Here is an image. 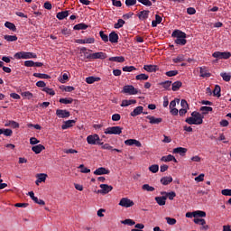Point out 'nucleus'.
<instances>
[{"mask_svg": "<svg viewBox=\"0 0 231 231\" xmlns=\"http://www.w3.org/2000/svg\"><path fill=\"white\" fill-rule=\"evenodd\" d=\"M171 37L175 39V44H179V46H185V44H187V33H185L183 31H173Z\"/></svg>", "mask_w": 231, "mask_h": 231, "instance_id": "obj_1", "label": "nucleus"}, {"mask_svg": "<svg viewBox=\"0 0 231 231\" xmlns=\"http://www.w3.org/2000/svg\"><path fill=\"white\" fill-rule=\"evenodd\" d=\"M14 59H37V54L33 52L20 51L14 54Z\"/></svg>", "mask_w": 231, "mask_h": 231, "instance_id": "obj_2", "label": "nucleus"}, {"mask_svg": "<svg viewBox=\"0 0 231 231\" xmlns=\"http://www.w3.org/2000/svg\"><path fill=\"white\" fill-rule=\"evenodd\" d=\"M88 145H104V143L100 142V136L98 134H91L87 137Z\"/></svg>", "mask_w": 231, "mask_h": 231, "instance_id": "obj_3", "label": "nucleus"}, {"mask_svg": "<svg viewBox=\"0 0 231 231\" xmlns=\"http://www.w3.org/2000/svg\"><path fill=\"white\" fill-rule=\"evenodd\" d=\"M123 129L120 126H110L105 130V134H122Z\"/></svg>", "mask_w": 231, "mask_h": 231, "instance_id": "obj_4", "label": "nucleus"}, {"mask_svg": "<svg viewBox=\"0 0 231 231\" xmlns=\"http://www.w3.org/2000/svg\"><path fill=\"white\" fill-rule=\"evenodd\" d=\"M122 93L126 95H138V88H135L133 85H125L123 88Z\"/></svg>", "mask_w": 231, "mask_h": 231, "instance_id": "obj_5", "label": "nucleus"}, {"mask_svg": "<svg viewBox=\"0 0 231 231\" xmlns=\"http://www.w3.org/2000/svg\"><path fill=\"white\" fill-rule=\"evenodd\" d=\"M87 59L88 60L100 59L101 60H104L107 59V54H106L105 52H96V53L88 54L87 56Z\"/></svg>", "mask_w": 231, "mask_h": 231, "instance_id": "obj_6", "label": "nucleus"}, {"mask_svg": "<svg viewBox=\"0 0 231 231\" xmlns=\"http://www.w3.org/2000/svg\"><path fill=\"white\" fill-rule=\"evenodd\" d=\"M212 57H214V59H224L225 60H226L227 59H230L231 53L228 51H226V52L215 51L212 54Z\"/></svg>", "mask_w": 231, "mask_h": 231, "instance_id": "obj_7", "label": "nucleus"}, {"mask_svg": "<svg viewBox=\"0 0 231 231\" xmlns=\"http://www.w3.org/2000/svg\"><path fill=\"white\" fill-rule=\"evenodd\" d=\"M120 207H125V208H129L134 205V202L127 198L121 199L119 202Z\"/></svg>", "mask_w": 231, "mask_h": 231, "instance_id": "obj_8", "label": "nucleus"}, {"mask_svg": "<svg viewBox=\"0 0 231 231\" xmlns=\"http://www.w3.org/2000/svg\"><path fill=\"white\" fill-rule=\"evenodd\" d=\"M193 222L195 225H200V230H208V225H207V221L204 218H194Z\"/></svg>", "mask_w": 231, "mask_h": 231, "instance_id": "obj_9", "label": "nucleus"}, {"mask_svg": "<svg viewBox=\"0 0 231 231\" xmlns=\"http://www.w3.org/2000/svg\"><path fill=\"white\" fill-rule=\"evenodd\" d=\"M147 120H149V124L152 125H158L159 124H162L163 122V119L162 117H155L152 116H147Z\"/></svg>", "mask_w": 231, "mask_h": 231, "instance_id": "obj_10", "label": "nucleus"}, {"mask_svg": "<svg viewBox=\"0 0 231 231\" xmlns=\"http://www.w3.org/2000/svg\"><path fill=\"white\" fill-rule=\"evenodd\" d=\"M99 187L101 189L97 190L99 194H109V192L113 190V186H109L107 184H100Z\"/></svg>", "mask_w": 231, "mask_h": 231, "instance_id": "obj_11", "label": "nucleus"}, {"mask_svg": "<svg viewBox=\"0 0 231 231\" xmlns=\"http://www.w3.org/2000/svg\"><path fill=\"white\" fill-rule=\"evenodd\" d=\"M71 114H69V111L68 110H62V109H57L56 110V116L59 118H69Z\"/></svg>", "mask_w": 231, "mask_h": 231, "instance_id": "obj_12", "label": "nucleus"}, {"mask_svg": "<svg viewBox=\"0 0 231 231\" xmlns=\"http://www.w3.org/2000/svg\"><path fill=\"white\" fill-rule=\"evenodd\" d=\"M125 145H128L129 147L135 145V147H142V143L136 139H127L125 141Z\"/></svg>", "mask_w": 231, "mask_h": 231, "instance_id": "obj_13", "label": "nucleus"}, {"mask_svg": "<svg viewBox=\"0 0 231 231\" xmlns=\"http://www.w3.org/2000/svg\"><path fill=\"white\" fill-rule=\"evenodd\" d=\"M191 118H194L198 122V124H203V116H201V114H199V112H192Z\"/></svg>", "mask_w": 231, "mask_h": 231, "instance_id": "obj_14", "label": "nucleus"}, {"mask_svg": "<svg viewBox=\"0 0 231 231\" xmlns=\"http://www.w3.org/2000/svg\"><path fill=\"white\" fill-rule=\"evenodd\" d=\"M109 170L104 168V167H100V168H97L95 171H94V174L96 176H102L103 174H109Z\"/></svg>", "mask_w": 231, "mask_h": 231, "instance_id": "obj_15", "label": "nucleus"}, {"mask_svg": "<svg viewBox=\"0 0 231 231\" xmlns=\"http://www.w3.org/2000/svg\"><path fill=\"white\" fill-rule=\"evenodd\" d=\"M161 162H174V163H178V160L172 154H169L167 156H162L161 158Z\"/></svg>", "mask_w": 231, "mask_h": 231, "instance_id": "obj_16", "label": "nucleus"}, {"mask_svg": "<svg viewBox=\"0 0 231 231\" xmlns=\"http://www.w3.org/2000/svg\"><path fill=\"white\" fill-rule=\"evenodd\" d=\"M69 15V11H61L56 14V17L57 19H59V21H64V19H66V17H68Z\"/></svg>", "mask_w": 231, "mask_h": 231, "instance_id": "obj_17", "label": "nucleus"}, {"mask_svg": "<svg viewBox=\"0 0 231 231\" xmlns=\"http://www.w3.org/2000/svg\"><path fill=\"white\" fill-rule=\"evenodd\" d=\"M143 113V106H136L133 112H131V116H138V115H142Z\"/></svg>", "mask_w": 231, "mask_h": 231, "instance_id": "obj_18", "label": "nucleus"}, {"mask_svg": "<svg viewBox=\"0 0 231 231\" xmlns=\"http://www.w3.org/2000/svg\"><path fill=\"white\" fill-rule=\"evenodd\" d=\"M44 149H46V147H44L42 144H38L32 147V151L35 152V154H41Z\"/></svg>", "mask_w": 231, "mask_h": 231, "instance_id": "obj_19", "label": "nucleus"}, {"mask_svg": "<svg viewBox=\"0 0 231 231\" xmlns=\"http://www.w3.org/2000/svg\"><path fill=\"white\" fill-rule=\"evenodd\" d=\"M187 153V148L177 147L173 149V154H180V156H184Z\"/></svg>", "mask_w": 231, "mask_h": 231, "instance_id": "obj_20", "label": "nucleus"}, {"mask_svg": "<svg viewBox=\"0 0 231 231\" xmlns=\"http://www.w3.org/2000/svg\"><path fill=\"white\" fill-rule=\"evenodd\" d=\"M77 121L75 120H68L65 121L64 124L61 125V129L66 130L69 129V127H73V124H76Z\"/></svg>", "mask_w": 231, "mask_h": 231, "instance_id": "obj_21", "label": "nucleus"}, {"mask_svg": "<svg viewBox=\"0 0 231 231\" xmlns=\"http://www.w3.org/2000/svg\"><path fill=\"white\" fill-rule=\"evenodd\" d=\"M186 124H189V125H201V123H198L199 121H197V119H194V117H188L185 119Z\"/></svg>", "mask_w": 231, "mask_h": 231, "instance_id": "obj_22", "label": "nucleus"}, {"mask_svg": "<svg viewBox=\"0 0 231 231\" xmlns=\"http://www.w3.org/2000/svg\"><path fill=\"white\" fill-rule=\"evenodd\" d=\"M155 201L158 203L160 207H163L167 201V197L162 196V197H155Z\"/></svg>", "mask_w": 231, "mask_h": 231, "instance_id": "obj_23", "label": "nucleus"}, {"mask_svg": "<svg viewBox=\"0 0 231 231\" xmlns=\"http://www.w3.org/2000/svg\"><path fill=\"white\" fill-rule=\"evenodd\" d=\"M162 196H164L167 199V198L172 201V199H174V197L176 196V192L171 191V192H167V191H162L161 192Z\"/></svg>", "mask_w": 231, "mask_h": 231, "instance_id": "obj_24", "label": "nucleus"}, {"mask_svg": "<svg viewBox=\"0 0 231 231\" xmlns=\"http://www.w3.org/2000/svg\"><path fill=\"white\" fill-rule=\"evenodd\" d=\"M109 41L112 42V44H116V42H118V34L115 32H110Z\"/></svg>", "mask_w": 231, "mask_h": 231, "instance_id": "obj_25", "label": "nucleus"}, {"mask_svg": "<svg viewBox=\"0 0 231 231\" xmlns=\"http://www.w3.org/2000/svg\"><path fill=\"white\" fill-rule=\"evenodd\" d=\"M199 73L200 77H202L203 79H208L211 76L210 72H208V70H207V69L203 67H200Z\"/></svg>", "mask_w": 231, "mask_h": 231, "instance_id": "obj_26", "label": "nucleus"}, {"mask_svg": "<svg viewBox=\"0 0 231 231\" xmlns=\"http://www.w3.org/2000/svg\"><path fill=\"white\" fill-rule=\"evenodd\" d=\"M86 82H87V84H95V82H100V78L90 76V77L86 78Z\"/></svg>", "mask_w": 231, "mask_h": 231, "instance_id": "obj_27", "label": "nucleus"}, {"mask_svg": "<svg viewBox=\"0 0 231 231\" xmlns=\"http://www.w3.org/2000/svg\"><path fill=\"white\" fill-rule=\"evenodd\" d=\"M162 21H163V18H162L160 14H155V20L152 22V28H156V26H158V24H160Z\"/></svg>", "mask_w": 231, "mask_h": 231, "instance_id": "obj_28", "label": "nucleus"}, {"mask_svg": "<svg viewBox=\"0 0 231 231\" xmlns=\"http://www.w3.org/2000/svg\"><path fill=\"white\" fill-rule=\"evenodd\" d=\"M108 60H110V62H125V58H124L123 56H116L110 57Z\"/></svg>", "mask_w": 231, "mask_h": 231, "instance_id": "obj_29", "label": "nucleus"}, {"mask_svg": "<svg viewBox=\"0 0 231 231\" xmlns=\"http://www.w3.org/2000/svg\"><path fill=\"white\" fill-rule=\"evenodd\" d=\"M133 104H136V100H134V99H129V100L125 99L121 103V107H127V106H131Z\"/></svg>", "mask_w": 231, "mask_h": 231, "instance_id": "obj_30", "label": "nucleus"}, {"mask_svg": "<svg viewBox=\"0 0 231 231\" xmlns=\"http://www.w3.org/2000/svg\"><path fill=\"white\" fill-rule=\"evenodd\" d=\"M161 183L162 185H170V183H172V178L171 176L162 177Z\"/></svg>", "mask_w": 231, "mask_h": 231, "instance_id": "obj_31", "label": "nucleus"}, {"mask_svg": "<svg viewBox=\"0 0 231 231\" xmlns=\"http://www.w3.org/2000/svg\"><path fill=\"white\" fill-rule=\"evenodd\" d=\"M145 71H148L149 73H154V71H158V66L145 65Z\"/></svg>", "mask_w": 231, "mask_h": 231, "instance_id": "obj_32", "label": "nucleus"}, {"mask_svg": "<svg viewBox=\"0 0 231 231\" xmlns=\"http://www.w3.org/2000/svg\"><path fill=\"white\" fill-rule=\"evenodd\" d=\"M5 28H8V30H11V32H17V27L14 23L5 22Z\"/></svg>", "mask_w": 231, "mask_h": 231, "instance_id": "obj_33", "label": "nucleus"}, {"mask_svg": "<svg viewBox=\"0 0 231 231\" xmlns=\"http://www.w3.org/2000/svg\"><path fill=\"white\" fill-rule=\"evenodd\" d=\"M88 25L84 23H78L76 25H74L73 27V30H88Z\"/></svg>", "mask_w": 231, "mask_h": 231, "instance_id": "obj_34", "label": "nucleus"}, {"mask_svg": "<svg viewBox=\"0 0 231 231\" xmlns=\"http://www.w3.org/2000/svg\"><path fill=\"white\" fill-rule=\"evenodd\" d=\"M181 86H183V83H181V81H175L171 85V89H172V91H179V89H180V88H181Z\"/></svg>", "mask_w": 231, "mask_h": 231, "instance_id": "obj_35", "label": "nucleus"}, {"mask_svg": "<svg viewBox=\"0 0 231 231\" xmlns=\"http://www.w3.org/2000/svg\"><path fill=\"white\" fill-rule=\"evenodd\" d=\"M213 96L217 97V98L221 97V87L219 85L215 86V88L213 90Z\"/></svg>", "mask_w": 231, "mask_h": 231, "instance_id": "obj_36", "label": "nucleus"}, {"mask_svg": "<svg viewBox=\"0 0 231 231\" xmlns=\"http://www.w3.org/2000/svg\"><path fill=\"white\" fill-rule=\"evenodd\" d=\"M33 77H36V79H51V76L48 74H42V73H33Z\"/></svg>", "mask_w": 231, "mask_h": 231, "instance_id": "obj_37", "label": "nucleus"}, {"mask_svg": "<svg viewBox=\"0 0 231 231\" xmlns=\"http://www.w3.org/2000/svg\"><path fill=\"white\" fill-rule=\"evenodd\" d=\"M172 84V81L171 80H166V81H163V82H161L160 83V86H162V88L164 89H168V90H171V85Z\"/></svg>", "mask_w": 231, "mask_h": 231, "instance_id": "obj_38", "label": "nucleus"}, {"mask_svg": "<svg viewBox=\"0 0 231 231\" xmlns=\"http://www.w3.org/2000/svg\"><path fill=\"white\" fill-rule=\"evenodd\" d=\"M4 39L7 41V42H15L17 41L16 35H5Z\"/></svg>", "mask_w": 231, "mask_h": 231, "instance_id": "obj_39", "label": "nucleus"}, {"mask_svg": "<svg viewBox=\"0 0 231 231\" xmlns=\"http://www.w3.org/2000/svg\"><path fill=\"white\" fill-rule=\"evenodd\" d=\"M124 24H125V21L123 19H118L117 23L114 24V28H116V30H120Z\"/></svg>", "mask_w": 231, "mask_h": 231, "instance_id": "obj_40", "label": "nucleus"}, {"mask_svg": "<svg viewBox=\"0 0 231 231\" xmlns=\"http://www.w3.org/2000/svg\"><path fill=\"white\" fill-rule=\"evenodd\" d=\"M150 172H152V174H156L160 171V166L158 164H152L149 168Z\"/></svg>", "mask_w": 231, "mask_h": 231, "instance_id": "obj_41", "label": "nucleus"}, {"mask_svg": "<svg viewBox=\"0 0 231 231\" xmlns=\"http://www.w3.org/2000/svg\"><path fill=\"white\" fill-rule=\"evenodd\" d=\"M122 225H128V226H133L134 225H136V222L131 218H127L121 221Z\"/></svg>", "mask_w": 231, "mask_h": 231, "instance_id": "obj_42", "label": "nucleus"}, {"mask_svg": "<svg viewBox=\"0 0 231 231\" xmlns=\"http://www.w3.org/2000/svg\"><path fill=\"white\" fill-rule=\"evenodd\" d=\"M36 178L38 179V181H41L42 183L46 181V178H48V175L46 173H38L36 175Z\"/></svg>", "mask_w": 231, "mask_h": 231, "instance_id": "obj_43", "label": "nucleus"}, {"mask_svg": "<svg viewBox=\"0 0 231 231\" xmlns=\"http://www.w3.org/2000/svg\"><path fill=\"white\" fill-rule=\"evenodd\" d=\"M195 214V219H198L197 217H207V213L205 211L197 210L194 211Z\"/></svg>", "mask_w": 231, "mask_h": 231, "instance_id": "obj_44", "label": "nucleus"}, {"mask_svg": "<svg viewBox=\"0 0 231 231\" xmlns=\"http://www.w3.org/2000/svg\"><path fill=\"white\" fill-rule=\"evenodd\" d=\"M220 77H222V79H223V80H225V82H230V79H231L230 73L222 72V73H220Z\"/></svg>", "mask_w": 231, "mask_h": 231, "instance_id": "obj_45", "label": "nucleus"}, {"mask_svg": "<svg viewBox=\"0 0 231 231\" xmlns=\"http://www.w3.org/2000/svg\"><path fill=\"white\" fill-rule=\"evenodd\" d=\"M200 111H202L203 115H208V113L213 111L212 106H201Z\"/></svg>", "mask_w": 231, "mask_h": 231, "instance_id": "obj_46", "label": "nucleus"}, {"mask_svg": "<svg viewBox=\"0 0 231 231\" xmlns=\"http://www.w3.org/2000/svg\"><path fill=\"white\" fill-rule=\"evenodd\" d=\"M99 37H101V39L104 42H109V36L107 34L104 33V31L99 32Z\"/></svg>", "mask_w": 231, "mask_h": 231, "instance_id": "obj_47", "label": "nucleus"}, {"mask_svg": "<svg viewBox=\"0 0 231 231\" xmlns=\"http://www.w3.org/2000/svg\"><path fill=\"white\" fill-rule=\"evenodd\" d=\"M60 104H66V105L73 104V98H71V97H69V98L62 97V98H60Z\"/></svg>", "mask_w": 231, "mask_h": 231, "instance_id": "obj_48", "label": "nucleus"}, {"mask_svg": "<svg viewBox=\"0 0 231 231\" xmlns=\"http://www.w3.org/2000/svg\"><path fill=\"white\" fill-rule=\"evenodd\" d=\"M22 97H24L28 100H32L33 98V94L30 91L22 92Z\"/></svg>", "mask_w": 231, "mask_h": 231, "instance_id": "obj_49", "label": "nucleus"}, {"mask_svg": "<svg viewBox=\"0 0 231 231\" xmlns=\"http://www.w3.org/2000/svg\"><path fill=\"white\" fill-rule=\"evenodd\" d=\"M165 220H166L167 224L171 225V226L176 225V223H177L176 218H172L171 217H166Z\"/></svg>", "mask_w": 231, "mask_h": 231, "instance_id": "obj_50", "label": "nucleus"}, {"mask_svg": "<svg viewBox=\"0 0 231 231\" xmlns=\"http://www.w3.org/2000/svg\"><path fill=\"white\" fill-rule=\"evenodd\" d=\"M79 169H80V172H82L83 174H88L89 172H91V170L90 169H88L84 166V164H80L79 166Z\"/></svg>", "mask_w": 231, "mask_h": 231, "instance_id": "obj_51", "label": "nucleus"}, {"mask_svg": "<svg viewBox=\"0 0 231 231\" xmlns=\"http://www.w3.org/2000/svg\"><path fill=\"white\" fill-rule=\"evenodd\" d=\"M42 91L47 93V95H51V97H54L55 95V91L48 87H45L44 88H42Z\"/></svg>", "mask_w": 231, "mask_h": 231, "instance_id": "obj_52", "label": "nucleus"}, {"mask_svg": "<svg viewBox=\"0 0 231 231\" xmlns=\"http://www.w3.org/2000/svg\"><path fill=\"white\" fill-rule=\"evenodd\" d=\"M172 60L175 64H178V62H183V60H185V56H183L182 54L179 55L175 59H173Z\"/></svg>", "mask_w": 231, "mask_h": 231, "instance_id": "obj_53", "label": "nucleus"}, {"mask_svg": "<svg viewBox=\"0 0 231 231\" xmlns=\"http://www.w3.org/2000/svg\"><path fill=\"white\" fill-rule=\"evenodd\" d=\"M24 66L26 68H33V67H35V61H33V60H26V61H24Z\"/></svg>", "mask_w": 231, "mask_h": 231, "instance_id": "obj_54", "label": "nucleus"}, {"mask_svg": "<svg viewBox=\"0 0 231 231\" xmlns=\"http://www.w3.org/2000/svg\"><path fill=\"white\" fill-rule=\"evenodd\" d=\"M5 134V136H12V134H14V131H12V129H3V134Z\"/></svg>", "mask_w": 231, "mask_h": 231, "instance_id": "obj_55", "label": "nucleus"}, {"mask_svg": "<svg viewBox=\"0 0 231 231\" xmlns=\"http://www.w3.org/2000/svg\"><path fill=\"white\" fill-rule=\"evenodd\" d=\"M167 77H176L178 75V70H170L165 73Z\"/></svg>", "mask_w": 231, "mask_h": 231, "instance_id": "obj_56", "label": "nucleus"}, {"mask_svg": "<svg viewBox=\"0 0 231 231\" xmlns=\"http://www.w3.org/2000/svg\"><path fill=\"white\" fill-rule=\"evenodd\" d=\"M30 143L31 145H37V143H41V141L35 137H31L30 138Z\"/></svg>", "mask_w": 231, "mask_h": 231, "instance_id": "obj_57", "label": "nucleus"}, {"mask_svg": "<svg viewBox=\"0 0 231 231\" xmlns=\"http://www.w3.org/2000/svg\"><path fill=\"white\" fill-rule=\"evenodd\" d=\"M134 69H136L134 66H125L123 68V71H127V72L134 71Z\"/></svg>", "mask_w": 231, "mask_h": 231, "instance_id": "obj_58", "label": "nucleus"}, {"mask_svg": "<svg viewBox=\"0 0 231 231\" xmlns=\"http://www.w3.org/2000/svg\"><path fill=\"white\" fill-rule=\"evenodd\" d=\"M180 106L182 109H189V103H187V100L181 99Z\"/></svg>", "mask_w": 231, "mask_h": 231, "instance_id": "obj_59", "label": "nucleus"}, {"mask_svg": "<svg viewBox=\"0 0 231 231\" xmlns=\"http://www.w3.org/2000/svg\"><path fill=\"white\" fill-rule=\"evenodd\" d=\"M122 118V116H120V114H114L112 116V120L113 122H119V120Z\"/></svg>", "mask_w": 231, "mask_h": 231, "instance_id": "obj_60", "label": "nucleus"}, {"mask_svg": "<svg viewBox=\"0 0 231 231\" xmlns=\"http://www.w3.org/2000/svg\"><path fill=\"white\" fill-rule=\"evenodd\" d=\"M222 196H231V189H226L221 190Z\"/></svg>", "mask_w": 231, "mask_h": 231, "instance_id": "obj_61", "label": "nucleus"}, {"mask_svg": "<svg viewBox=\"0 0 231 231\" xmlns=\"http://www.w3.org/2000/svg\"><path fill=\"white\" fill-rule=\"evenodd\" d=\"M126 6H134L136 5V0H125Z\"/></svg>", "mask_w": 231, "mask_h": 231, "instance_id": "obj_62", "label": "nucleus"}, {"mask_svg": "<svg viewBox=\"0 0 231 231\" xmlns=\"http://www.w3.org/2000/svg\"><path fill=\"white\" fill-rule=\"evenodd\" d=\"M138 17L140 19V21H145V11H141L138 14Z\"/></svg>", "mask_w": 231, "mask_h": 231, "instance_id": "obj_63", "label": "nucleus"}, {"mask_svg": "<svg viewBox=\"0 0 231 231\" xmlns=\"http://www.w3.org/2000/svg\"><path fill=\"white\" fill-rule=\"evenodd\" d=\"M36 86H37V88H46V83L42 80H40V81L36 82Z\"/></svg>", "mask_w": 231, "mask_h": 231, "instance_id": "obj_64", "label": "nucleus"}]
</instances>
